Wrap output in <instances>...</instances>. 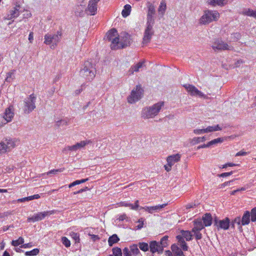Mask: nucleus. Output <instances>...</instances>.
Wrapping results in <instances>:
<instances>
[{"label": "nucleus", "mask_w": 256, "mask_h": 256, "mask_svg": "<svg viewBox=\"0 0 256 256\" xmlns=\"http://www.w3.org/2000/svg\"><path fill=\"white\" fill-rule=\"evenodd\" d=\"M56 212V210L39 212L34 214L32 216L28 218L27 220L28 222H36L40 221L44 219L46 216L54 214Z\"/></svg>", "instance_id": "obj_8"}, {"label": "nucleus", "mask_w": 256, "mask_h": 256, "mask_svg": "<svg viewBox=\"0 0 256 256\" xmlns=\"http://www.w3.org/2000/svg\"><path fill=\"white\" fill-rule=\"evenodd\" d=\"M89 235L90 236L91 238L92 239V240L94 242L96 240H100V238H99L98 236V235L92 234H89Z\"/></svg>", "instance_id": "obj_60"}, {"label": "nucleus", "mask_w": 256, "mask_h": 256, "mask_svg": "<svg viewBox=\"0 0 256 256\" xmlns=\"http://www.w3.org/2000/svg\"><path fill=\"white\" fill-rule=\"evenodd\" d=\"M192 232L194 233L195 237H196V238L197 240H200L202 238V234L200 232V230L192 231Z\"/></svg>", "instance_id": "obj_51"}, {"label": "nucleus", "mask_w": 256, "mask_h": 256, "mask_svg": "<svg viewBox=\"0 0 256 256\" xmlns=\"http://www.w3.org/2000/svg\"><path fill=\"white\" fill-rule=\"evenodd\" d=\"M14 115V108L12 106H10L6 108L2 117V120H4V122H2V124H0V126H2L3 124H5L10 122L12 120Z\"/></svg>", "instance_id": "obj_11"}, {"label": "nucleus", "mask_w": 256, "mask_h": 256, "mask_svg": "<svg viewBox=\"0 0 256 256\" xmlns=\"http://www.w3.org/2000/svg\"><path fill=\"white\" fill-rule=\"evenodd\" d=\"M247 154V152H244L243 150H240L236 154V156H246Z\"/></svg>", "instance_id": "obj_59"}, {"label": "nucleus", "mask_w": 256, "mask_h": 256, "mask_svg": "<svg viewBox=\"0 0 256 256\" xmlns=\"http://www.w3.org/2000/svg\"><path fill=\"white\" fill-rule=\"evenodd\" d=\"M69 151H76L74 145L66 146L62 150L63 152L64 153H66L68 152Z\"/></svg>", "instance_id": "obj_47"}, {"label": "nucleus", "mask_w": 256, "mask_h": 256, "mask_svg": "<svg viewBox=\"0 0 256 256\" xmlns=\"http://www.w3.org/2000/svg\"><path fill=\"white\" fill-rule=\"evenodd\" d=\"M39 250L38 248H34L30 251L26 252L25 254L26 256H34L37 255L39 252Z\"/></svg>", "instance_id": "obj_42"}, {"label": "nucleus", "mask_w": 256, "mask_h": 256, "mask_svg": "<svg viewBox=\"0 0 256 256\" xmlns=\"http://www.w3.org/2000/svg\"><path fill=\"white\" fill-rule=\"evenodd\" d=\"M40 196L38 194H36L33 196H29L30 200H33L34 199H38L40 198Z\"/></svg>", "instance_id": "obj_58"}, {"label": "nucleus", "mask_w": 256, "mask_h": 256, "mask_svg": "<svg viewBox=\"0 0 256 256\" xmlns=\"http://www.w3.org/2000/svg\"><path fill=\"white\" fill-rule=\"evenodd\" d=\"M64 168H60L59 169H54L52 170H50L49 172H47L46 173L42 174V175H44L45 174H46L47 175H50V174H56L58 172H62L64 170Z\"/></svg>", "instance_id": "obj_40"}, {"label": "nucleus", "mask_w": 256, "mask_h": 256, "mask_svg": "<svg viewBox=\"0 0 256 256\" xmlns=\"http://www.w3.org/2000/svg\"><path fill=\"white\" fill-rule=\"evenodd\" d=\"M8 152L4 142L2 141L0 142V154H3Z\"/></svg>", "instance_id": "obj_43"}, {"label": "nucleus", "mask_w": 256, "mask_h": 256, "mask_svg": "<svg viewBox=\"0 0 256 256\" xmlns=\"http://www.w3.org/2000/svg\"><path fill=\"white\" fill-rule=\"evenodd\" d=\"M194 132L195 134H199L202 133H205L204 128V129H195L194 130Z\"/></svg>", "instance_id": "obj_56"}, {"label": "nucleus", "mask_w": 256, "mask_h": 256, "mask_svg": "<svg viewBox=\"0 0 256 256\" xmlns=\"http://www.w3.org/2000/svg\"><path fill=\"white\" fill-rule=\"evenodd\" d=\"M120 240L119 238L116 234H114L112 236H110L108 239V244L109 246H112L114 244L118 242Z\"/></svg>", "instance_id": "obj_27"}, {"label": "nucleus", "mask_w": 256, "mask_h": 256, "mask_svg": "<svg viewBox=\"0 0 256 256\" xmlns=\"http://www.w3.org/2000/svg\"><path fill=\"white\" fill-rule=\"evenodd\" d=\"M153 24L146 23L147 26L144 31L142 40L144 44L148 43L151 40L152 36L154 34V32L152 30Z\"/></svg>", "instance_id": "obj_12"}, {"label": "nucleus", "mask_w": 256, "mask_h": 256, "mask_svg": "<svg viewBox=\"0 0 256 256\" xmlns=\"http://www.w3.org/2000/svg\"><path fill=\"white\" fill-rule=\"evenodd\" d=\"M149 248L150 249V252L152 254H154L156 252H158V253L162 252V247L160 246V245L158 242L155 240L151 241L150 242Z\"/></svg>", "instance_id": "obj_17"}, {"label": "nucleus", "mask_w": 256, "mask_h": 256, "mask_svg": "<svg viewBox=\"0 0 256 256\" xmlns=\"http://www.w3.org/2000/svg\"><path fill=\"white\" fill-rule=\"evenodd\" d=\"M96 70L92 62L86 61L84 64V68L80 70V75L86 79L91 80L96 76Z\"/></svg>", "instance_id": "obj_4"}, {"label": "nucleus", "mask_w": 256, "mask_h": 256, "mask_svg": "<svg viewBox=\"0 0 256 256\" xmlns=\"http://www.w3.org/2000/svg\"><path fill=\"white\" fill-rule=\"evenodd\" d=\"M210 146V144H209V142H208L207 144H202V145H201V146H199L197 149H200V148H207V147H209Z\"/></svg>", "instance_id": "obj_63"}, {"label": "nucleus", "mask_w": 256, "mask_h": 256, "mask_svg": "<svg viewBox=\"0 0 256 256\" xmlns=\"http://www.w3.org/2000/svg\"><path fill=\"white\" fill-rule=\"evenodd\" d=\"M143 90L140 85H137L135 89L133 90L130 95L128 98V101L130 104H133L141 98L143 94Z\"/></svg>", "instance_id": "obj_6"}, {"label": "nucleus", "mask_w": 256, "mask_h": 256, "mask_svg": "<svg viewBox=\"0 0 256 256\" xmlns=\"http://www.w3.org/2000/svg\"><path fill=\"white\" fill-rule=\"evenodd\" d=\"M138 246L140 250L144 252H147L149 249V245L146 242H139L138 245Z\"/></svg>", "instance_id": "obj_35"}, {"label": "nucleus", "mask_w": 256, "mask_h": 256, "mask_svg": "<svg viewBox=\"0 0 256 256\" xmlns=\"http://www.w3.org/2000/svg\"><path fill=\"white\" fill-rule=\"evenodd\" d=\"M138 222L139 223V224L137 226V229H141L144 226V221L142 220V218L139 219L138 221Z\"/></svg>", "instance_id": "obj_54"}, {"label": "nucleus", "mask_w": 256, "mask_h": 256, "mask_svg": "<svg viewBox=\"0 0 256 256\" xmlns=\"http://www.w3.org/2000/svg\"><path fill=\"white\" fill-rule=\"evenodd\" d=\"M166 6L164 1H162L158 8V12L163 14L166 10Z\"/></svg>", "instance_id": "obj_39"}, {"label": "nucleus", "mask_w": 256, "mask_h": 256, "mask_svg": "<svg viewBox=\"0 0 256 256\" xmlns=\"http://www.w3.org/2000/svg\"><path fill=\"white\" fill-rule=\"evenodd\" d=\"M184 87L191 96H203L202 93L193 85L186 84L184 85Z\"/></svg>", "instance_id": "obj_15"}, {"label": "nucleus", "mask_w": 256, "mask_h": 256, "mask_svg": "<svg viewBox=\"0 0 256 256\" xmlns=\"http://www.w3.org/2000/svg\"><path fill=\"white\" fill-rule=\"evenodd\" d=\"M168 236H165L160 240V244H159L160 245V246L162 247V250L164 248H166L168 246Z\"/></svg>", "instance_id": "obj_34"}, {"label": "nucleus", "mask_w": 256, "mask_h": 256, "mask_svg": "<svg viewBox=\"0 0 256 256\" xmlns=\"http://www.w3.org/2000/svg\"><path fill=\"white\" fill-rule=\"evenodd\" d=\"M176 239L178 241V244L183 250L186 251L188 250V246L186 243L185 242L184 238L182 236L178 235L176 236Z\"/></svg>", "instance_id": "obj_23"}, {"label": "nucleus", "mask_w": 256, "mask_h": 256, "mask_svg": "<svg viewBox=\"0 0 256 256\" xmlns=\"http://www.w3.org/2000/svg\"><path fill=\"white\" fill-rule=\"evenodd\" d=\"M88 180V178L82 179V180H76L78 184H83Z\"/></svg>", "instance_id": "obj_62"}, {"label": "nucleus", "mask_w": 256, "mask_h": 256, "mask_svg": "<svg viewBox=\"0 0 256 256\" xmlns=\"http://www.w3.org/2000/svg\"><path fill=\"white\" fill-rule=\"evenodd\" d=\"M232 174H233L232 171H231L230 172H223V173L220 174L219 175V176L224 178V177L230 176L232 175Z\"/></svg>", "instance_id": "obj_55"}, {"label": "nucleus", "mask_w": 256, "mask_h": 256, "mask_svg": "<svg viewBox=\"0 0 256 256\" xmlns=\"http://www.w3.org/2000/svg\"><path fill=\"white\" fill-rule=\"evenodd\" d=\"M204 226L202 220L197 219L194 221V227L192 228V231H200L204 228Z\"/></svg>", "instance_id": "obj_22"}, {"label": "nucleus", "mask_w": 256, "mask_h": 256, "mask_svg": "<svg viewBox=\"0 0 256 256\" xmlns=\"http://www.w3.org/2000/svg\"><path fill=\"white\" fill-rule=\"evenodd\" d=\"M130 35L126 34L125 36L126 40L123 42L122 40L120 42L119 35L115 28L108 30L106 34V40L111 42L110 48L112 50L119 48H124L130 44Z\"/></svg>", "instance_id": "obj_1"}, {"label": "nucleus", "mask_w": 256, "mask_h": 256, "mask_svg": "<svg viewBox=\"0 0 256 256\" xmlns=\"http://www.w3.org/2000/svg\"><path fill=\"white\" fill-rule=\"evenodd\" d=\"M15 70H12L11 71L6 73V77L5 79V81L6 82H11V78L14 75Z\"/></svg>", "instance_id": "obj_44"}, {"label": "nucleus", "mask_w": 256, "mask_h": 256, "mask_svg": "<svg viewBox=\"0 0 256 256\" xmlns=\"http://www.w3.org/2000/svg\"><path fill=\"white\" fill-rule=\"evenodd\" d=\"M32 246V245L30 243H28V244H23V245H22L20 247L26 248H30Z\"/></svg>", "instance_id": "obj_64"}, {"label": "nucleus", "mask_w": 256, "mask_h": 256, "mask_svg": "<svg viewBox=\"0 0 256 256\" xmlns=\"http://www.w3.org/2000/svg\"><path fill=\"white\" fill-rule=\"evenodd\" d=\"M123 253L124 256H132V255L130 253V252H129V248L126 247L123 249Z\"/></svg>", "instance_id": "obj_52"}, {"label": "nucleus", "mask_w": 256, "mask_h": 256, "mask_svg": "<svg viewBox=\"0 0 256 256\" xmlns=\"http://www.w3.org/2000/svg\"><path fill=\"white\" fill-rule=\"evenodd\" d=\"M206 138L204 136L194 138L193 139V141L194 142V144H198L200 142H204Z\"/></svg>", "instance_id": "obj_49"}, {"label": "nucleus", "mask_w": 256, "mask_h": 256, "mask_svg": "<svg viewBox=\"0 0 256 256\" xmlns=\"http://www.w3.org/2000/svg\"><path fill=\"white\" fill-rule=\"evenodd\" d=\"M180 233L181 235L180 236H182V238H185L186 240L190 241L192 240V236L190 231L182 230Z\"/></svg>", "instance_id": "obj_28"}, {"label": "nucleus", "mask_w": 256, "mask_h": 256, "mask_svg": "<svg viewBox=\"0 0 256 256\" xmlns=\"http://www.w3.org/2000/svg\"><path fill=\"white\" fill-rule=\"evenodd\" d=\"M131 11V6L130 4H126L122 12V14L124 18L127 17L130 15Z\"/></svg>", "instance_id": "obj_32"}, {"label": "nucleus", "mask_w": 256, "mask_h": 256, "mask_svg": "<svg viewBox=\"0 0 256 256\" xmlns=\"http://www.w3.org/2000/svg\"><path fill=\"white\" fill-rule=\"evenodd\" d=\"M28 200H30L29 196L24 197V198H19L18 200V202H24L26 201H28Z\"/></svg>", "instance_id": "obj_61"}, {"label": "nucleus", "mask_w": 256, "mask_h": 256, "mask_svg": "<svg viewBox=\"0 0 256 256\" xmlns=\"http://www.w3.org/2000/svg\"><path fill=\"white\" fill-rule=\"evenodd\" d=\"M19 16V10L18 9L14 7V10L10 11V13L8 14L6 17L7 20H11L13 18H16Z\"/></svg>", "instance_id": "obj_25"}, {"label": "nucleus", "mask_w": 256, "mask_h": 256, "mask_svg": "<svg viewBox=\"0 0 256 256\" xmlns=\"http://www.w3.org/2000/svg\"><path fill=\"white\" fill-rule=\"evenodd\" d=\"M62 33L61 31H58L56 34L52 35V39L53 40V44L56 46L60 42Z\"/></svg>", "instance_id": "obj_31"}, {"label": "nucleus", "mask_w": 256, "mask_h": 256, "mask_svg": "<svg viewBox=\"0 0 256 256\" xmlns=\"http://www.w3.org/2000/svg\"><path fill=\"white\" fill-rule=\"evenodd\" d=\"M117 204L118 206H129L131 208V204L126 202H121L119 203H118Z\"/></svg>", "instance_id": "obj_50"}, {"label": "nucleus", "mask_w": 256, "mask_h": 256, "mask_svg": "<svg viewBox=\"0 0 256 256\" xmlns=\"http://www.w3.org/2000/svg\"><path fill=\"white\" fill-rule=\"evenodd\" d=\"M36 96L32 94L25 100L24 108V113L29 114L36 108Z\"/></svg>", "instance_id": "obj_7"}, {"label": "nucleus", "mask_w": 256, "mask_h": 256, "mask_svg": "<svg viewBox=\"0 0 256 256\" xmlns=\"http://www.w3.org/2000/svg\"><path fill=\"white\" fill-rule=\"evenodd\" d=\"M138 202V200H136L134 202V205L131 204V209L133 210H137L139 207Z\"/></svg>", "instance_id": "obj_53"}, {"label": "nucleus", "mask_w": 256, "mask_h": 256, "mask_svg": "<svg viewBox=\"0 0 256 256\" xmlns=\"http://www.w3.org/2000/svg\"><path fill=\"white\" fill-rule=\"evenodd\" d=\"M223 140H224L223 138H218L214 139V140L209 142H209L210 146L212 145H213V144H216L218 143L222 142H223Z\"/></svg>", "instance_id": "obj_48"}, {"label": "nucleus", "mask_w": 256, "mask_h": 256, "mask_svg": "<svg viewBox=\"0 0 256 256\" xmlns=\"http://www.w3.org/2000/svg\"><path fill=\"white\" fill-rule=\"evenodd\" d=\"M171 249L176 256H184L182 250L176 244H172L171 246Z\"/></svg>", "instance_id": "obj_26"}, {"label": "nucleus", "mask_w": 256, "mask_h": 256, "mask_svg": "<svg viewBox=\"0 0 256 256\" xmlns=\"http://www.w3.org/2000/svg\"><path fill=\"white\" fill-rule=\"evenodd\" d=\"M67 122L64 120H60L56 122V125L60 126V125H66Z\"/></svg>", "instance_id": "obj_57"}, {"label": "nucleus", "mask_w": 256, "mask_h": 256, "mask_svg": "<svg viewBox=\"0 0 256 256\" xmlns=\"http://www.w3.org/2000/svg\"><path fill=\"white\" fill-rule=\"evenodd\" d=\"M44 43L48 45H49V44L53 43V40L52 39V35L50 34H46L44 36Z\"/></svg>", "instance_id": "obj_37"}, {"label": "nucleus", "mask_w": 256, "mask_h": 256, "mask_svg": "<svg viewBox=\"0 0 256 256\" xmlns=\"http://www.w3.org/2000/svg\"><path fill=\"white\" fill-rule=\"evenodd\" d=\"M220 18V14L216 10H206L200 18V22L202 24H208L213 21H216Z\"/></svg>", "instance_id": "obj_5"}, {"label": "nucleus", "mask_w": 256, "mask_h": 256, "mask_svg": "<svg viewBox=\"0 0 256 256\" xmlns=\"http://www.w3.org/2000/svg\"><path fill=\"white\" fill-rule=\"evenodd\" d=\"M222 128L219 126L218 124H217L214 126H208L206 128H204L205 133L208 132H215L217 130H220Z\"/></svg>", "instance_id": "obj_33"}, {"label": "nucleus", "mask_w": 256, "mask_h": 256, "mask_svg": "<svg viewBox=\"0 0 256 256\" xmlns=\"http://www.w3.org/2000/svg\"><path fill=\"white\" fill-rule=\"evenodd\" d=\"M212 47L215 52L216 50H232L234 48L232 46H229L228 44L220 39L215 40Z\"/></svg>", "instance_id": "obj_9"}, {"label": "nucleus", "mask_w": 256, "mask_h": 256, "mask_svg": "<svg viewBox=\"0 0 256 256\" xmlns=\"http://www.w3.org/2000/svg\"><path fill=\"white\" fill-rule=\"evenodd\" d=\"M90 143H91V141L90 140H82L79 142H77L74 144V146L76 150H78L79 149H81L84 148L86 144H88Z\"/></svg>", "instance_id": "obj_29"}, {"label": "nucleus", "mask_w": 256, "mask_h": 256, "mask_svg": "<svg viewBox=\"0 0 256 256\" xmlns=\"http://www.w3.org/2000/svg\"><path fill=\"white\" fill-rule=\"evenodd\" d=\"M8 152L10 151L16 146V141L12 139H6L3 140Z\"/></svg>", "instance_id": "obj_20"}, {"label": "nucleus", "mask_w": 256, "mask_h": 256, "mask_svg": "<svg viewBox=\"0 0 256 256\" xmlns=\"http://www.w3.org/2000/svg\"><path fill=\"white\" fill-rule=\"evenodd\" d=\"M144 64L143 62H139L136 65L132 66L129 70V72L131 74H133L134 72H138L139 71V69Z\"/></svg>", "instance_id": "obj_30"}, {"label": "nucleus", "mask_w": 256, "mask_h": 256, "mask_svg": "<svg viewBox=\"0 0 256 256\" xmlns=\"http://www.w3.org/2000/svg\"><path fill=\"white\" fill-rule=\"evenodd\" d=\"M250 220L252 222H256V207L251 210L250 212L246 210L241 218L240 216L236 217L232 221V224H238L242 228V226L248 225Z\"/></svg>", "instance_id": "obj_2"}, {"label": "nucleus", "mask_w": 256, "mask_h": 256, "mask_svg": "<svg viewBox=\"0 0 256 256\" xmlns=\"http://www.w3.org/2000/svg\"><path fill=\"white\" fill-rule=\"evenodd\" d=\"M164 105V102H162L154 104L152 106L145 108L142 110V116L144 118H154L158 114Z\"/></svg>", "instance_id": "obj_3"}, {"label": "nucleus", "mask_w": 256, "mask_h": 256, "mask_svg": "<svg viewBox=\"0 0 256 256\" xmlns=\"http://www.w3.org/2000/svg\"><path fill=\"white\" fill-rule=\"evenodd\" d=\"M129 252H130L132 256L140 255V252L138 248V245L136 244H133L130 246Z\"/></svg>", "instance_id": "obj_24"}, {"label": "nucleus", "mask_w": 256, "mask_h": 256, "mask_svg": "<svg viewBox=\"0 0 256 256\" xmlns=\"http://www.w3.org/2000/svg\"><path fill=\"white\" fill-rule=\"evenodd\" d=\"M204 224L205 226H208L212 224V216L210 214L206 213L202 216Z\"/></svg>", "instance_id": "obj_21"}, {"label": "nucleus", "mask_w": 256, "mask_h": 256, "mask_svg": "<svg viewBox=\"0 0 256 256\" xmlns=\"http://www.w3.org/2000/svg\"><path fill=\"white\" fill-rule=\"evenodd\" d=\"M70 236L75 240L76 242H80V234L78 233L72 232L70 233Z\"/></svg>", "instance_id": "obj_45"}, {"label": "nucleus", "mask_w": 256, "mask_h": 256, "mask_svg": "<svg viewBox=\"0 0 256 256\" xmlns=\"http://www.w3.org/2000/svg\"><path fill=\"white\" fill-rule=\"evenodd\" d=\"M148 12L147 14V22L148 24H154V16L155 14V8L153 4L150 2L148 4Z\"/></svg>", "instance_id": "obj_14"}, {"label": "nucleus", "mask_w": 256, "mask_h": 256, "mask_svg": "<svg viewBox=\"0 0 256 256\" xmlns=\"http://www.w3.org/2000/svg\"><path fill=\"white\" fill-rule=\"evenodd\" d=\"M62 244L66 248H68L70 246V240L66 237L64 236L62 238Z\"/></svg>", "instance_id": "obj_46"}, {"label": "nucleus", "mask_w": 256, "mask_h": 256, "mask_svg": "<svg viewBox=\"0 0 256 256\" xmlns=\"http://www.w3.org/2000/svg\"><path fill=\"white\" fill-rule=\"evenodd\" d=\"M100 0H90L86 10L90 16H94L96 14L98 10V3Z\"/></svg>", "instance_id": "obj_13"}, {"label": "nucleus", "mask_w": 256, "mask_h": 256, "mask_svg": "<svg viewBox=\"0 0 256 256\" xmlns=\"http://www.w3.org/2000/svg\"><path fill=\"white\" fill-rule=\"evenodd\" d=\"M180 158L181 155L178 154L168 156L166 158L168 164L164 166L166 170V172H170L172 169V166L180 160Z\"/></svg>", "instance_id": "obj_10"}, {"label": "nucleus", "mask_w": 256, "mask_h": 256, "mask_svg": "<svg viewBox=\"0 0 256 256\" xmlns=\"http://www.w3.org/2000/svg\"><path fill=\"white\" fill-rule=\"evenodd\" d=\"M166 205V204H162L158 205L156 206L141 207L140 209H144L146 211H148L150 213H152L153 211L162 209L164 208Z\"/></svg>", "instance_id": "obj_18"}, {"label": "nucleus", "mask_w": 256, "mask_h": 256, "mask_svg": "<svg viewBox=\"0 0 256 256\" xmlns=\"http://www.w3.org/2000/svg\"><path fill=\"white\" fill-rule=\"evenodd\" d=\"M112 254L114 256H122V252L120 248L114 247L112 249Z\"/></svg>", "instance_id": "obj_38"}, {"label": "nucleus", "mask_w": 256, "mask_h": 256, "mask_svg": "<svg viewBox=\"0 0 256 256\" xmlns=\"http://www.w3.org/2000/svg\"><path fill=\"white\" fill-rule=\"evenodd\" d=\"M214 224L218 227V229L221 228L224 230H228L230 226V220L228 218H226L222 220H214Z\"/></svg>", "instance_id": "obj_16"}, {"label": "nucleus", "mask_w": 256, "mask_h": 256, "mask_svg": "<svg viewBox=\"0 0 256 256\" xmlns=\"http://www.w3.org/2000/svg\"><path fill=\"white\" fill-rule=\"evenodd\" d=\"M227 0H208L207 3L212 6H222L227 4Z\"/></svg>", "instance_id": "obj_19"}, {"label": "nucleus", "mask_w": 256, "mask_h": 256, "mask_svg": "<svg viewBox=\"0 0 256 256\" xmlns=\"http://www.w3.org/2000/svg\"><path fill=\"white\" fill-rule=\"evenodd\" d=\"M24 242V239L22 237H20L18 240H13L12 242V244L13 246H19L20 244H23Z\"/></svg>", "instance_id": "obj_36"}, {"label": "nucleus", "mask_w": 256, "mask_h": 256, "mask_svg": "<svg viewBox=\"0 0 256 256\" xmlns=\"http://www.w3.org/2000/svg\"><path fill=\"white\" fill-rule=\"evenodd\" d=\"M244 14L248 16H252L256 18V11H254L251 9H248L245 10Z\"/></svg>", "instance_id": "obj_41"}]
</instances>
